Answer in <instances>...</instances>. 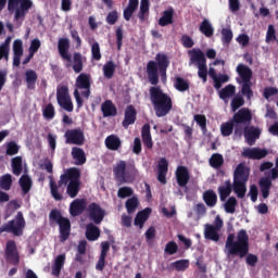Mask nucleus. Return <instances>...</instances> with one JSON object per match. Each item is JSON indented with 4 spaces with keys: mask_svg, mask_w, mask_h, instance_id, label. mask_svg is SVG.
Segmentation results:
<instances>
[{
    "mask_svg": "<svg viewBox=\"0 0 278 278\" xmlns=\"http://www.w3.org/2000/svg\"><path fill=\"white\" fill-rule=\"evenodd\" d=\"M155 60L156 62L149 61L147 64L148 80L152 85L149 89L150 101L154 108L155 116L163 118L168 116L170 110H173V99L157 84H160V76L161 81L166 84V71H168L170 61L163 53H157Z\"/></svg>",
    "mask_w": 278,
    "mask_h": 278,
    "instance_id": "nucleus-1",
    "label": "nucleus"
},
{
    "mask_svg": "<svg viewBox=\"0 0 278 278\" xmlns=\"http://www.w3.org/2000/svg\"><path fill=\"white\" fill-rule=\"evenodd\" d=\"M58 51L60 58L65 62V68H73L74 73L79 74L84 71V62L86 58L81 52H74L71 55V40L68 38H60L58 41Z\"/></svg>",
    "mask_w": 278,
    "mask_h": 278,
    "instance_id": "nucleus-2",
    "label": "nucleus"
},
{
    "mask_svg": "<svg viewBox=\"0 0 278 278\" xmlns=\"http://www.w3.org/2000/svg\"><path fill=\"white\" fill-rule=\"evenodd\" d=\"M225 249L227 255H239L241 258L249 255V235L247 230L241 229L237 235L229 233L226 240Z\"/></svg>",
    "mask_w": 278,
    "mask_h": 278,
    "instance_id": "nucleus-3",
    "label": "nucleus"
},
{
    "mask_svg": "<svg viewBox=\"0 0 278 278\" xmlns=\"http://www.w3.org/2000/svg\"><path fill=\"white\" fill-rule=\"evenodd\" d=\"M8 5V12L14 14V21H25L29 10L34 8V1L31 0H0V12L5 10Z\"/></svg>",
    "mask_w": 278,
    "mask_h": 278,
    "instance_id": "nucleus-4",
    "label": "nucleus"
},
{
    "mask_svg": "<svg viewBox=\"0 0 278 278\" xmlns=\"http://www.w3.org/2000/svg\"><path fill=\"white\" fill-rule=\"evenodd\" d=\"M76 179H81V170L77 167H71L60 176V180L55 182V180H50V192L55 201H62L63 197L62 193L58 192L59 188L63 186H68L71 181Z\"/></svg>",
    "mask_w": 278,
    "mask_h": 278,
    "instance_id": "nucleus-5",
    "label": "nucleus"
},
{
    "mask_svg": "<svg viewBox=\"0 0 278 278\" xmlns=\"http://www.w3.org/2000/svg\"><path fill=\"white\" fill-rule=\"evenodd\" d=\"M249 175H251V168L247 167L243 163L237 165L233 173V192L238 199H244L247 197V181H249Z\"/></svg>",
    "mask_w": 278,
    "mask_h": 278,
    "instance_id": "nucleus-6",
    "label": "nucleus"
},
{
    "mask_svg": "<svg viewBox=\"0 0 278 278\" xmlns=\"http://www.w3.org/2000/svg\"><path fill=\"white\" fill-rule=\"evenodd\" d=\"M237 73L240 77L237 78V81L241 84V94L247 97L248 101H251L253 99V83L251 81L253 79V70L240 63L237 66Z\"/></svg>",
    "mask_w": 278,
    "mask_h": 278,
    "instance_id": "nucleus-7",
    "label": "nucleus"
},
{
    "mask_svg": "<svg viewBox=\"0 0 278 278\" xmlns=\"http://www.w3.org/2000/svg\"><path fill=\"white\" fill-rule=\"evenodd\" d=\"M50 223L59 225L60 242H66L71 238V219L62 216L58 208H53L49 214Z\"/></svg>",
    "mask_w": 278,
    "mask_h": 278,
    "instance_id": "nucleus-8",
    "label": "nucleus"
},
{
    "mask_svg": "<svg viewBox=\"0 0 278 278\" xmlns=\"http://www.w3.org/2000/svg\"><path fill=\"white\" fill-rule=\"evenodd\" d=\"M136 167L127 166L125 161H119L113 167V175L117 182V186H123V184H131L134 181V175Z\"/></svg>",
    "mask_w": 278,
    "mask_h": 278,
    "instance_id": "nucleus-9",
    "label": "nucleus"
},
{
    "mask_svg": "<svg viewBox=\"0 0 278 278\" xmlns=\"http://www.w3.org/2000/svg\"><path fill=\"white\" fill-rule=\"evenodd\" d=\"M191 64L198 67V76L202 79L203 84L207 83V60L205 53L201 49L193 48L189 51Z\"/></svg>",
    "mask_w": 278,
    "mask_h": 278,
    "instance_id": "nucleus-10",
    "label": "nucleus"
},
{
    "mask_svg": "<svg viewBox=\"0 0 278 278\" xmlns=\"http://www.w3.org/2000/svg\"><path fill=\"white\" fill-rule=\"evenodd\" d=\"M26 222L22 212H18L14 219L9 220L0 227L1 233H13V236L21 237L25 230Z\"/></svg>",
    "mask_w": 278,
    "mask_h": 278,
    "instance_id": "nucleus-11",
    "label": "nucleus"
},
{
    "mask_svg": "<svg viewBox=\"0 0 278 278\" xmlns=\"http://www.w3.org/2000/svg\"><path fill=\"white\" fill-rule=\"evenodd\" d=\"M231 121L236 125L235 136H242V128H240V125H245V127L251 125V121H253V113H251L250 109L242 108L233 114Z\"/></svg>",
    "mask_w": 278,
    "mask_h": 278,
    "instance_id": "nucleus-12",
    "label": "nucleus"
},
{
    "mask_svg": "<svg viewBox=\"0 0 278 278\" xmlns=\"http://www.w3.org/2000/svg\"><path fill=\"white\" fill-rule=\"evenodd\" d=\"M56 101L60 108L66 112H73V100L71 99V93H68L67 86H60L56 88Z\"/></svg>",
    "mask_w": 278,
    "mask_h": 278,
    "instance_id": "nucleus-13",
    "label": "nucleus"
},
{
    "mask_svg": "<svg viewBox=\"0 0 278 278\" xmlns=\"http://www.w3.org/2000/svg\"><path fill=\"white\" fill-rule=\"evenodd\" d=\"M92 86V76L90 74L80 73L75 81V88L76 90H84L81 92V97H85V99H89L91 91L90 88Z\"/></svg>",
    "mask_w": 278,
    "mask_h": 278,
    "instance_id": "nucleus-14",
    "label": "nucleus"
},
{
    "mask_svg": "<svg viewBox=\"0 0 278 278\" xmlns=\"http://www.w3.org/2000/svg\"><path fill=\"white\" fill-rule=\"evenodd\" d=\"M275 179H278L277 168H271L270 177H262L258 180V187L263 199H268V197H270V188H273V181H275Z\"/></svg>",
    "mask_w": 278,
    "mask_h": 278,
    "instance_id": "nucleus-15",
    "label": "nucleus"
},
{
    "mask_svg": "<svg viewBox=\"0 0 278 278\" xmlns=\"http://www.w3.org/2000/svg\"><path fill=\"white\" fill-rule=\"evenodd\" d=\"M87 216L94 225H101L105 218V210L97 202H92L87 206Z\"/></svg>",
    "mask_w": 278,
    "mask_h": 278,
    "instance_id": "nucleus-16",
    "label": "nucleus"
},
{
    "mask_svg": "<svg viewBox=\"0 0 278 278\" xmlns=\"http://www.w3.org/2000/svg\"><path fill=\"white\" fill-rule=\"evenodd\" d=\"M4 257L9 264H12V266H18V264H21V255L18 254V249L16 248V241L9 240L7 242Z\"/></svg>",
    "mask_w": 278,
    "mask_h": 278,
    "instance_id": "nucleus-17",
    "label": "nucleus"
},
{
    "mask_svg": "<svg viewBox=\"0 0 278 278\" xmlns=\"http://www.w3.org/2000/svg\"><path fill=\"white\" fill-rule=\"evenodd\" d=\"M66 144H76L77 147H83L86 142V137L84 136V130L81 128L67 129L64 134Z\"/></svg>",
    "mask_w": 278,
    "mask_h": 278,
    "instance_id": "nucleus-18",
    "label": "nucleus"
},
{
    "mask_svg": "<svg viewBox=\"0 0 278 278\" xmlns=\"http://www.w3.org/2000/svg\"><path fill=\"white\" fill-rule=\"evenodd\" d=\"M176 181L179 188H186L190 182V169L184 165H179L176 168Z\"/></svg>",
    "mask_w": 278,
    "mask_h": 278,
    "instance_id": "nucleus-19",
    "label": "nucleus"
},
{
    "mask_svg": "<svg viewBox=\"0 0 278 278\" xmlns=\"http://www.w3.org/2000/svg\"><path fill=\"white\" fill-rule=\"evenodd\" d=\"M243 136L248 144L250 147H253V144H255V140H260V136H262V129L250 125L244 126Z\"/></svg>",
    "mask_w": 278,
    "mask_h": 278,
    "instance_id": "nucleus-20",
    "label": "nucleus"
},
{
    "mask_svg": "<svg viewBox=\"0 0 278 278\" xmlns=\"http://www.w3.org/2000/svg\"><path fill=\"white\" fill-rule=\"evenodd\" d=\"M242 157L248 160H264L268 155V150L261 148H245L241 153Z\"/></svg>",
    "mask_w": 278,
    "mask_h": 278,
    "instance_id": "nucleus-21",
    "label": "nucleus"
},
{
    "mask_svg": "<svg viewBox=\"0 0 278 278\" xmlns=\"http://www.w3.org/2000/svg\"><path fill=\"white\" fill-rule=\"evenodd\" d=\"M87 208L86 199H76L70 205V214L71 216H81Z\"/></svg>",
    "mask_w": 278,
    "mask_h": 278,
    "instance_id": "nucleus-22",
    "label": "nucleus"
},
{
    "mask_svg": "<svg viewBox=\"0 0 278 278\" xmlns=\"http://www.w3.org/2000/svg\"><path fill=\"white\" fill-rule=\"evenodd\" d=\"M137 116L138 112L136 111V108L131 104L128 105L124 113V121L122 122L124 129H129V125L136 123Z\"/></svg>",
    "mask_w": 278,
    "mask_h": 278,
    "instance_id": "nucleus-23",
    "label": "nucleus"
},
{
    "mask_svg": "<svg viewBox=\"0 0 278 278\" xmlns=\"http://www.w3.org/2000/svg\"><path fill=\"white\" fill-rule=\"evenodd\" d=\"M166 175H168V160L161 157L157 163V180L166 185Z\"/></svg>",
    "mask_w": 278,
    "mask_h": 278,
    "instance_id": "nucleus-24",
    "label": "nucleus"
},
{
    "mask_svg": "<svg viewBox=\"0 0 278 278\" xmlns=\"http://www.w3.org/2000/svg\"><path fill=\"white\" fill-rule=\"evenodd\" d=\"M85 236L89 242H94L98 238H101V229L94 223H89L86 226Z\"/></svg>",
    "mask_w": 278,
    "mask_h": 278,
    "instance_id": "nucleus-25",
    "label": "nucleus"
},
{
    "mask_svg": "<svg viewBox=\"0 0 278 278\" xmlns=\"http://www.w3.org/2000/svg\"><path fill=\"white\" fill-rule=\"evenodd\" d=\"M21 58H23V40L15 39L13 41V66H21Z\"/></svg>",
    "mask_w": 278,
    "mask_h": 278,
    "instance_id": "nucleus-26",
    "label": "nucleus"
},
{
    "mask_svg": "<svg viewBox=\"0 0 278 278\" xmlns=\"http://www.w3.org/2000/svg\"><path fill=\"white\" fill-rule=\"evenodd\" d=\"M101 112L104 118H110V116H116V114H118V109H116V105L112 100H105L101 104Z\"/></svg>",
    "mask_w": 278,
    "mask_h": 278,
    "instance_id": "nucleus-27",
    "label": "nucleus"
},
{
    "mask_svg": "<svg viewBox=\"0 0 278 278\" xmlns=\"http://www.w3.org/2000/svg\"><path fill=\"white\" fill-rule=\"evenodd\" d=\"M149 216H151V207H146L144 210L138 212L134 220V226L142 229L147 220H149Z\"/></svg>",
    "mask_w": 278,
    "mask_h": 278,
    "instance_id": "nucleus-28",
    "label": "nucleus"
},
{
    "mask_svg": "<svg viewBox=\"0 0 278 278\" xmlns=\"http://www.w3.org/2000/svg\"><path fill=\"white\" fill-rule=\"evenodd\" d=\"M104 144L109 151H118L123 147V141L116 135H110L105 138Z\"/></svg>",
    "mask_w": 278,
    "mask_h": 278,
    "instance_id": "nucleus-29",
    "label": "nucleus"
},
{
    "mask_svg": "<svg viewBox=\"0 0 278 278\" xmlns=\"http://www.w3.org/2000/svg\"><path fill=\"white\" fill-rule=\"evenodd\" d=\"M141 138L147 149H153V138H151V125L144 124L141 128Z\"/></svg>",
    "mask_w": 278,
    "mask_h": 278,
    "instance_id": "nucleus-30",
    "label": "nucleus"
},
{
    "mask_svg": "<svg viewBox=\"0 0 278 278\" xmlns=\"http://www.w3.org/2000/svg\"><path fill=\"white\" fill-rule=\"evenodd\" d=\"M218 229L212 224H206L204 229V238L206 240H212L213 242H218L220 240V235H218Z\"/></svg>",
    "mask_w": 278,
    "mask_h": 278,
    "instance_id": "nucleus-31",
    "label": "nucleus"
},
{
    "mask_svg": "<svg viewBox=\"0 0 278 278\" xmlns=\"http://www.w3.org/2000/svg\"><path fill=\"white\" fill-rule=\"evenodd\" d=\"M202 198L207 207H216V204L218 203V195H216L214 190L208 189L204 191Z\"/></svg>",
    "mask_w": 278,
    "mask_h": 278,
    "instance_id": "nucleus-32",
    "label": "nucleus"
},
{
    "mask_svg": "<svg viewBox=\"0 0 278 278\" xmlns=\"http://www.w3.org/2000/svg\"><path fill=\"white\" fill-rule=\"evenodd\" d=\"M65 263L66 254H60L55 257L54 264L52 265V275H54V277H60V273H62Z\"/></svg>",
    "mask_w": 278,
    "mask_h": 278,
    "instance_id": "nucleus-33",
    "label": "nucleus"
},
{
    "mask_svg": "<svg viewBox=\"0 0 278 278\" xmlns=\"http://www.w3.org/2000/svg\"><path fill=\"white\" fill-rule=\"evenodd\" d=\"M150 8H151V2L149 0H141L139 12H138V18L140 23H144V21L149 18Z\"/></svg>",
    "mask_w": 278,
    "mask_h": 278,
    "instance_id": "nucleus-34",
    "label": "nucleus"
},
{
    "mask_svg": "<svg viewBox=\"0 0 278 278\" xmlns=\"http://www.w3.org/2000/svg\"><path fill=\"white\" fill-rule=\"evenodd\" d=\"M72 157L75 160L76 166H84V163L86 162V152L81 148L74 147L72 148Z\"/></svg>",
    "mask_w": 278,
    "mask_h": 278,
    "instance_id": "nucleus-35",
    "label": "nucleus"
},
{
    "mask_svg": "<svg viewBox=\"0 0 278 278\" xmlns=\"http://www.w3.org/2000/svg\"><path fill=\"white\" fill-rule=\"evenodd\" d=\"M80 178H76L75 180H72L67 184V189L66 193L71 199H75L79 194L81 181L79 180Z\"/></svg>",
    "mask_w": 278,
    "mask_h": 278,
    "instance_id": "nucleus-36",
    "label": "nucleus"
},
{
    "mask_svg": "<svg viewBox=\"0 0 278 278\" xmlns=\"http://www.w3.org/2000/svg\"><path fill=\"white\" fill-rule=\"evenodd\" d=\"M25 81L28 90H36V81H38V74L34 70L25 72Z\"/></svg>",
    "mask_w": 278,
    "mask_h": 278,
    "instance_id": "nucleus-37",
    "label": "nucleus"
},
{
    "mask_svg": "<svg viewBox=\"0 0 278 278\" xmlns=\"http://www.w3.org/2000/svg\"><path fill=\"white\" fill-rule=\"evenodd\" d=\"M175 14V9L169 8L163 12V15L159 20V25L161 27H166L167 25H173V16Z\"/></svg>",
    "mask_w": 278,
    "mask_h": 278,
    "instance_id": "nucleus-38",
    "label": "nucleus"
},
{
    "mask_svg": "<svg viewBox=\"0 0 278 278\" xmlns=\"http://www.w3.org/2000/svg\"><path fill=\"white\" fill-rule=\"evenodd\" d=\"M12 43V37H7L4 42L0 43V61L10 60V45Z\"/></svg>",
    "mask_w": 278,
    "mask_h": 278,
    "instance_id": "nucleus-39",
    "label": "nucleus"
},
{
    "mask_svg": "<svg viewBox=\"0 0 278 278\" xmlns=\"http://www.w3.org/2000/svg\"><path fill=\"white\" fill-rule=\"evenodd\" d=\"M18 184L22 188V194H29L30 190H31V186H34V182L31 181V177H29L28 175H22Z\"/></svg>",
    "mask_w": 278,
    "mask_h": 278,
    "instance_id": "nucleus-40",
    "label": "nucleus"
},
{
    "mask_svg": "<svg viewBox=\"0 0 278 278\" xmlns=\"http://www.w3.org/2000/svg\"><path fill=\"white\" fill-rule=\"evenodd\" d=\"M217 190L219 192L220 201H227V198L231 194V191L233 190V185H231L230 180H227L225 182V186H219Z\"/></svg>",
    "mask_w": 278,
    "mask_h": 278,
    "instance_id": "nucleus-41",
    "label": "nucleus"
},
{
    "mask_svg": "<svg viewBox=\"0 0 278 278\" xmlns=\"http://www.w3.org/2000/svg\"><path fill=\"white\" fill-rule=\"evenodd\" d=\"M199 30L203 36L206 38H212L214 36V26H212V23H210L208 20H203L199 26Z\"/></svg>",
    "mask_w": 278,
    "mask_h": 278,
    "instance_id": "nucleus-42",
    "label": "nucleus"
},
{
    "mask_svg": "<svg viewBox=\"0 0 278 278\" xmlns=\"http://www.w3.org/2000/svg\"><path fill=\"white\" fill-rule=\"evenodd\" d=\"M12 173L16 177L23 173V156H15L11 160Z\"/></svg>",
    "mask_w": 278,
    "mask_h": 278,
    "instance_id": "nucleus-43",
    "label": "nucleus"
},
{
    "mask_svg": "<svg viewBox=\"0 0 278 278\" xmlns=\"http://www.w3.org/2000/svg\"><path fill=\"white\" fill-rule=\"evenodd\" d=\"M231 97H236V86L227 85L219 91V99L222 101H227V99H231Z\"/></svg>",
    "mask_w": 278,
    "mask_h": 278,
    "instance_id": "nucleus-44",
    "label": "nucleus"
},
{
    "mask_svg": "<svg viewBox=\"0 0 278 278\" xmlns=\"http://www.w3.org/2000/svg\"><path fill=\"white\" fill-rule=\"evenodd\" d=\"M102 71L105 79H112L114 77V73H116V63H114V61H108L103 65Z\"/></svg>",
    "mask_w": 278,
    "mask_h": 278,
    "instance_id": "nucleus-45",
    "label": "nucleus"
},
{
    "mask_svg": "<svg viewBox=\"0 0 278 278\" xmlns=\"http://www.w3.org/2000/svg\"><path fill=\"white\" fill-rule=\"evenodd\" d=\"M4 147H5V155H9V157L17 155L18 151H21V146L16 143V141H9L4 143Z\"/></svg>",
    "mask_w": 278,
    "mask_h": 278,
    "instance_id": "nucleus-46",
    "label": "nucleus"
},
{
    "mask_svg": "<svg viewBox=\"0 0 278 278\" xmlns=\"http://www.w3.org/2000/svg\"><path fill=\"white\" fill-rule=\"evenodd\" d=\"M233 128L236 129V123L233 122V119H230V121L222 124L220 125L222 136H224L225 138L231 136V134H233Z\"/></svg>",
    "mask_w": 278,
    "mask_h": 278,
    "instance_id": "nucleus-47",
    "label": "nucleus"
},
{
    "mask_svg": "<svg viewBox=\"0 0 278 278\" xmlns=\"http://www.w3.org/2000/svg\"><path fill=\"white\" fill-rule=\"evenodd\" d=\"M169 268H173L177 273H184V270H188V268H190V261L178 260V261L172 263Z\"/></svg>",
    "mask_w": 278,
    "mask_h": 278,
    "instance_id": "nucleus-48",
    "label": "nucleus"
},
{
    "mask_svg": "<svg viewBox=\"0 0 278 278\" xmlns=\"http://www.w3.org/2000/svg\"><path fill=\"white\" fill-rule=\"evenodd\" d=\"M208 164L212 168H220L225 164V159L220 153H214L208 160Z\"/></svg>",
    "mask_w": 278,
    "mask_h": 278,
    "instance_id": "nucleus-49",
    "label": "nucleus"
},
{
    "mask_svg": "<svg viewBox=\"0 0 278 278\" xmlns=\"http://www.w3.org/2000/svg\"><path fill=\"white\" fill-rule=\"evenodd\" d=\"M238 206V200L236 197H230L224 204L225 212L227 214H236V207Z\"/></svg>",
    "mask_w": 278,
    "mask_h": 278,
    "instance_id": "nucleus-50",
    "label": "nucleus"
},
{
    "mask_svg": "<svg viewBox=\"0 0 278 278\" xmlns=\"http://www.w3.org/2000/svg\"><path fill=\"white\" fill-rule=\"evenodd\" d=\"M233 40V31L230 28L222 29V42L224 46L229 47Z\"/></svg>",
    "mask_w": 278,
    "mask_h": 278,
    "instance_id": "nucleus-51",
    "label": "nucleus"
},
{
    "mask_svg": "<svg viewBox=\"0 0 278 278\" xmlns=\"http://www.w3.org/2000/svg\"><path fill=\"white\" fill-rule=\"evenodd\" d=\"M175 88L179 92H186V90H190V83L182 77H176Z\"/></svg>",
    "mask_w": 278,
    "mask_h": 278,
    "instance_id": "nucleus-52",
    "label": "nucleus"
},
{
    "mask_svg": "<svg viewBox=\"0 0 278 278\" xmlns=\"http://www.w3.org/2000/svg\"><path fill=\"white\" fill-rule=\"evenodd\" d=\"M0 188H1V190H5V191H8L12 188V175L4 174L0 178Z\"/></svg>",
    "mask_w": 278,
    "mask_h": 278,
    "instance_id": "nucleus-53",
    "label": "nucleus"
},
{
    "mask_svg": "<svg viewBox=\"0 0 278 278\" xmlns=\"http://www.w3.org/2000/svg\"><path fill=\"white\" fill-rule=\"evenodd\" d=\"M139 203L140 202L138 201V198L136 197L129 198L126 201V210L128 214H134V212H136V210L138 208Z\"/></svg>",
    "mask_w": 278,
    "mask_h": 278,
    "instance_id": "nucleus-54",
    "label": "nucleus"
},
{
    "mask_svg": "<svg viewBox=\"0 0 278 278\" xmlns=\"http://www.w3.org/2000/svg\"><path fill=\"white\" fill-rule=\"evenodd\" d=\"M242 105H244V98L240 94L235 96L230 103L231 110L236 112L237 110H240Z\"/></svg>",
    "mask_w": 278,
    "mask_h": 278,
    "instance_id": "nucleus-55",
    "label": "nucleus"
},
{
    "mask_svg": "<svg viewBox=\"0 0 278 278\" xmlns=\"http://www.w3.org/2000/svg\"><path fill=\"white\" fill-rule=\"evenodd\" d=\"M195 123L201 127L202 131H207V117L203 114H195L193 116Z\"/></svg>",
    "mask_w": 278,
    "mask_h": 278,
    "instance_id": "nucleus-56",
    "label": "nucleus"
},
{
    "mask_svg": "<svg viewBox=\"0 0 278 278\" xmlns=\"http://www.w3.org/2000/svg\"><path fill=\"white\" fill-rule=\"evenodd\" d=\"M177 251H179V245H177V242L169 241L166 243L165 249H164V253L166 255H175V253H177Z\"/></svg>",
    "mask_w": 278,
    "mask_h": 278,
    "instance_id": "nucleus-57",
    "label": "nucleus"
},
{
    "mask_svg": "<svg viewBox=\"0 0 278 278\" xmlns=\"http://www.w3.org/2000/svg\"><path fill=\"white\" fill-rule=\"evenodd\" d=\"M118 199H127L134 197V189L131 187H121L117 191Z\"/></svg>",
    "mask_w": 278,
    "mask_h": 278,
    "instance_id": "nucleus-58",
    "label": "nucleus"
},
{
    "mask_svg": "<svg viewBox=\"0 0 278 278\" xmlns=\"http://www.w3.org/2000/svg\"><path fill=\"white\" fill-rule=\"evenodd\" d=\"M43 117L47 118V121H53L55 118V108L52 103H49L45 110H43Z\"/></svg>",
    "mask_w": 278,
    "mask_h": 278,
    "instance_id": "nucleus-59",
    "label": "nucleus"
},
{
    "mask_svg": "<svg viewBox=\"0 0 278 278\" xmlns=\"http://www.w3.org/2000/svg\"><path fill=\"white\" fill-rule=\"evenodd\" d=\"M266 42H273V40H275L276 42H278L277 39V31L275 30V26L273 24H270L267 28V33H266Z\"/></svg>",
    "mask_w": 278,
    "mask_h": 278,
    "instance_id": "nucleus-60",
    "label": "nucleus"
},
{
    "mask_svg": "<svg viewBox=\"0 0 278 278\" xmlns=\"http://www.w3.org/2000/svg\"><path fill=\"white\" fill-rule=\"evenodd\" d=\"M105 22L108 23V25H116V23L118 22V11L113 10L109 12L105 17Z\"/></svg>",
    "mask_w": 278,
    "mask_h": 278,
    "instance_id": "nucleus-61",
    "label": "nucleus"
},
{
    "mask_svg": "<svg viewBox=\"0 0 278 278\" xmlns=\"http://www.w3.org/2000/svg\"><path fill=\"white\" fill-rule=\"evenodd\" d=\"M91 56L92 60H96V62H99V60H101V47L99 46V42H94L91 46Z\"/></svg>",
    "mask_w": 278,
    "mask_h": 278,
    "instance_id": "nucleus-62",
    "label": "nucleus"
},
{
    "mask_svg": "<svg viewBox=\"0 0 278 278\" xmlns=\"http://www.w3.org/2000/svg\"><path fill=\"white\" fill-rule=\"evenodd\" d=\"M115 36H116V46H117V51H121L123 49V26L117 27L115 30Z\"/></svg>",
    "mask_w": 278,
    "mask_h": 278,
    "instance_id": "nucleus-63",
    "label": "nucleus"
},
{
    "mask_svg": "<svg viewBox=\"0 0 278 278\" xmlns=\"http://www.w3.org/2000/svg\"><path fill=\"white\" fill-rule=\"evenodd\" d=\"M275 94H278V88L277 87H267L263 91V97L268 101L270 97H275Z\"/></svg>",
    "mask_w": 278,
    "mask_h": 278,
    "instance_id": "nucleus-64",
    "label": "nucleus"
}]
</instances>
